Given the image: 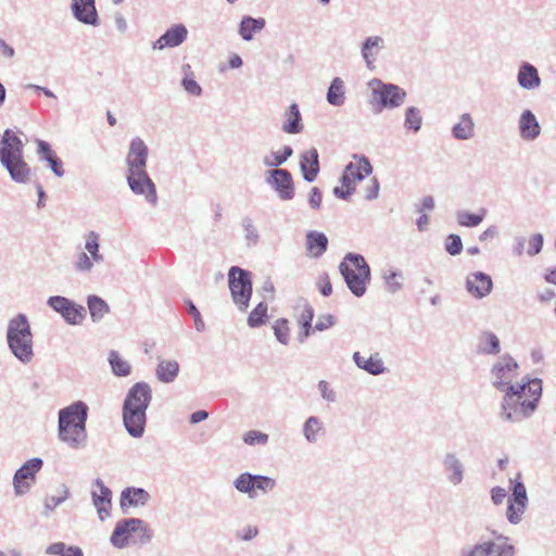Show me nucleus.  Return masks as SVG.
I'll return each mask as SVG.
<instances>
[{
	"mask_svg": "<svg viewBox=\"0 0 556 556\" xmlns=\"http://www.w3.org/2000/svg\"><path fill=\"white\" fill-rule=\"evenodd\" d=\"M542 395V381L527 379L516 383L515 388L506 390L502 415L507 420H516L529 416L535 408Z\"/></svg>",
	"mask_w": 556,
	"mask_h": 556,
	"instance_id": "f257e3e1",
	"label": "nucleus"
},
{
	"mask_svg": "<svg viewBox=\"0 0 556 556\" xmlns=\"http://www.w3.org/2000/svg\"><path fill=\"white\" fill-rule=\"evenodd\" d=\"M23 147L22 140L13 130L7 129L3 132L0 161L17 182L27 181L30 175V168L23 159Z\"/></svg>",
	"mask_w": 556,
	"mask_h": 556,
	"instance_id": "f03ea898",
	"label": "nucleus"
},
{
	"mask_svg": "<svg viewBox=\"0 0 556 556\" xmlns=\"http://www.w3.org/2000/svg\"><path fill=\"white\" fill-rule=\"evenodd\" d=\"M87 406L77 403L60 412L59 433L62 441L77 444L85 439Z\"/></svg>",
	"mask_w": 556,
	"mask_h": 556,
	"instance_id": "7ed1b4c3",
	"label": "nucleus"
},
{
	"mask_svg": "<svg viewBox=\"0 0 556 556\" xmlns=\"http://www.w3.org/2000/svg\"><path fill=\"white\" fill-rule=\"evenodd\" d=\"M340 271L355 296L365 294L370 279V269L365 258L361 255H348L340 264Z\"/></svg>",
	"mask_w": 556,
	"mask_h": 556,
	"instance_id": "20e7f679",
	"label": "nucleus"
},
{
	"mask_svg": "<svg viewBox=\"0 0 556 556\" xmlns=\"http://www.w3.org/2000/svg\"><path fill=\"white\" fill-rule=\"evenodd\" d=\"M8 342L13 354L22 362H29L33 356V334L27 318L18 315L8 328Z\"/></svg>",
	"mask_w": 556,
	"mask_h": 556,
	"instance_id": "39448f33",
	"label": "nucleus"
},
{
	"mask_svg": "<svg viewBox=\"0 0 556 556\" xmlns=\"http://www.w3.org/2000/svg\"><path fill=\"white\" fill-rule=\"evenodd\" d=\"M151 532L147 523L140 519L130 518L117 522L111 542L114 546L123 548L129 544H142L150 540Z\"/></svg>",
	"mask_w": 556,
	"mask_h": 556,
	"instance_id": "423d86ee",
	"label": "nucleus"
},
{
	"mask_svg": "<svg viewBox=\"0 0 556 556\" xmlns=\"http://www.w3.org/2000/svg\"><path fill=\"white\" fill-rule=\"evenodd\" d=\"M371 170L367 159L355 156L345 167L341 185L334 188V194L341 199H348L356 190L357 184L367 178Z\"/></svg>",
	"mask_w": 556,
	"mask_h": 556,
	"instance_id": "0eeeda50",
	"label": "nucleus"
},
{
	"mask_svg": "<svg viewBox=\"0 0 556 556\" xmlns=\"http://www.w3.org/2000/svg\"><path fill=\"white\" fill-rule=\"evenodd\" d=\"M229 289L233 302L241 311H245L252 295L250 274L239 267H231L229 270Z\"/></svg>",
	"mask_w": 556,
	"mask_h": 556,
	"instance_id": "6e6552de",
	"label": "nucleus"
},
{
	"mask_svg": "<svg viewBox=\"0 0 556 556\" xmlns=\"http://www.w3.org/2000/svg\"><path fill=\"white\" fill-rule=\"evenodd\" d=\"M369 85L372 89L371 102L377 105L378 110L399 106L406 96L397 86L386 85L378 79L371 80Z\"/></svg>",
	"mask_w": 556,
	"mask_h": 556,
	"instance_id": "1a4fd4ad",
	"label": "nucleus"
},
{
	"mask_svg": "<svg viewBox=\"0 0 556 556\" xmlns=\"http://www.w3.org/2000/svg\"><path fill=\"white\" fill-rule=\"evenodd\" d=\"M235 486L238 491L248 493L250 497H255L273 490L275 481L264 476L242 473L236 479Z\"/></svg>",
	"mask_w": 556,
	"mask_h": 556,
	"instance_id": "9d476101",
	"label": "nucleus"
},
{
	"mask_svg": "<svg viewBox=\"0 0 556 556\" xmlns=\"http://www.w3.org/2000/svg\"><path fill=\"white\" fill-rule=\"evenodd\" d=\"M518 365L511 358H504L493 368L494 386L506 393L509 388H515L518 378Z\"/></svg>",
	"mask_w": 556,
	"mask_h": 556,
	"instance_id": "9b49d317",
	"label": "nucleus"
},
{
	"mask_svg": "<svg viewBox=\"0 0 556 556\" xmlns=\"http://www.w3.org/2000/svg\"><path fill=\"white\" fill-rule=\"evenodd\" d=\"M48 303L54 311L60 313L68 324L78 325L85 318V307L75 304L66 298L51 296Z\"/></svg>",
	"mask_w": 556,
	"mask_h": 556,
	"instance_id": "f8f14e48",
	"label": "nucleus"
},
{
	"mask_svg": "<svg viewBox=\"0 0 556 556\" xmlns=\"http://www.w3.org/2000/svg\"><path fill=\"white\" fill-rule=\"evenodd\" d=\"M149 149L141 138H134L130 142L129 150L126 157L127 174L131 173V176L138 174V170L142 173L147 166Z\"/></svg>",
	"mask_w": 556,
	"mask_h": 556,
	"instance_id": "ddd939ff",
	"label": "nucleus"
},
{
	"mask_svg": "<svg viewBox=\"0 0 556 556\" xmlns=\"http://www.w3.org/2000/svg\"><path fill=\"white\" fill-rule=\"evenodd\" d=\"M42 462L38 458L30 459L22 466L14 476V489L17 494L27 492L35 481V475L40 470Z\"/></svg>",
	"mask_w": 556,
	"mask_h": 556,
	"instance_id": "4468645a",
	"label": "nucleus"
},
{
	"mask_svg": "<svg viewBox=\"0 0 556 556\" xmlns=\"http://www.w3.org/2000/svg\"><path fill=\"white\" fill-rule=\"evenodd\" d=\"M528 502L526 486L522 482L514 480L513 497L508 501L507 518L511 523L521 520Z\"/></svg>",
	"mask_w": 556,
	"mask_h": 556,
	"instance_id": "2eb2a0df",
	"label": "nucleus"
},
{
	"mask_svg": "<svg viewBox=\"0 0 556 556\" xmlns=\"http://www.w3.org/2000/svg\"><path fill=\"white\" fill-rule=\"evenodd\" d=\"M127 181L132 192L144 195L149 202L155 203V186L151 178L148 176L146 169L142 170V174L140 170H138V174L135 175V177L131 176V173H128Z\"/></svg>",
	"mask_w": 556,
	"mask_h": 556,
	"instance_id": "dca6fc26",
	"label": "nucleus"
},
{
	"mask_svg": "<svg viewBox=\"0 0 556 556\" xmlns=\"http://www.w3.org/2000/svg\"><path fill=\"white\" fill-rule=\"evenodd\" d=\"M71 10L78 22L92 26L99 24L96 0H72Z\"/></svg>",
	"mask_w": 556,
	"mask_h": 556,
	"instance_id": "f3484780",
	"label": "nucleus"
},
{
	"mask_svg": "<svg viewBox=\"0 0 556 556\" xmlns=\"http://www.w3.org/2000/svg\"><path fill=\"white\" fill-rule=\"evenodd\" d=\"M123 420L129 434L135 438L142 435L146 426V412L124 404Z\"/></svg>",
	"mask_w": 556,
	"mask_h": 556,
	"instance_id": "a211bd4d",
	"label": "nucleus"
},
{
	"mask_svg": "<svg viewBox=\"0 0 556 556\" xmlns=\"http://www.w3.org/2000/svg\"><path fill=\"white\" fill-rule=\"evenodd\" d=\"M151 397L150 387L144 382H137L130 388L124 404L146 412Z\"/></svg>",
	"mask_w": 556,
	"mask_h": 556,
	"instance_id": "6ab92c4d",
	"label": "nucleus"
},
{
	"mask_svg": "<svg viewBox=\"0 0 556 556\" xmlns=\"http://www.w3.org/2000/svg\"><path fill=\"white\" fill-rule=\"evenodd\" d=\"M466 287L472 296L481 299L492 291L493 282L489 275L478 271L467 277Z\"/></svg>",
	"mask_w": 556,
	"mask_h": 556,
	"instance_id": "aec40b11",
	"label": "nucleus"
},
{
	"mask_svg": "<svg viewBox=\"0 0 556 556\" xmlns=\"http://www.w3.org/2000/svg\"><path fill=\"white\" fill-rule=\"evenodd\" d=\"M92 498L93 504L97 507V510L100 515L101 519H104L109 516V511L111 508V491L106 488L103 482L98 479L94 482L92 490Z\"/></svg>",
	"mask_w": 556,
	"mask_h": 556,
	"instance_id": "412c9836",
	"label": "nucleus"
},
{
	"mask_svg": "<svg viewBox=\"0 0 556 556\" xmlns=\"http://www.w3.org/2000/svg\"><path fill=\"white\" fill-rule=\"evenodd\" d=\"M301 169L307 181H314L319 172L318 152L316 149L305 151L301 156Z\"/></svg>",
	"mask_w": 556,
	"mask_h": 556,
	"instance_id": "4be33fe9",
	"label": "nucleus"
},
{
	"mask_svg": "<svg viewBox=\"0 0 556 556\" xmlns=\"http://www.w3.org/2000/svg\"><path fill=\"white\" fill-rule=\"evenodd\" d=\"M273 181L277 191L282 199H291L293 197V182L290 173L287 169L273 170Z\"/></svg>",
	"mask_w": 556,
	"mask_h": 556,
	"instance_id": "5701e85b",
	"label": "nucleus"
},
{
	"mask_svg": "<svg viewBox=\"0 0 556 556\" xmlns=\"http://www.w3.org/2000/svg\"><path fill=\"white\" fill-rule=\"evenodd\" d=\"M306 253L311 257H319L328 247V239L323 232L309 231L306 235Z\"/></svg>",
	"mask_w": 556,
	"mask_h": 556,
	"instance_id": "b1692460",
	"label": "nucleus"
},
{
	"mask_svg": "<svg viewBox=\"0 0 556 556\" xmlns=\"http://www.w3.org/2000/svg\"><path fill=\"white\" fill-rule=\"evenodd\" d=\"M356 365L371 375H379L384 371V365L378 353L371 354L369 357H364L359 352L353 355Z\"/></svg>",
	"mask_w": 556,
	"mask_h": 556,
	"instance_id": "393cba45",
	"label": "nucleus"
},
{
	"mask_svg": "<svg viewBox=\"0 0 556 556\" xmlns=\"http://www.w3.org/2000/svg\"><path fill=\"white\" fill-rule=\"evenodd\" d=\"M520 135L523 139L532 140L540 134V126L530 111H525L519 121Z\"/></svg>",
	"mask_w": 556,
	"mask_h": 556,
	"instance_id": "a878e982",
	"label": "nucleus"
},
{
	"mask_svg": "<svg viewBox=\"0 0 556 556\" xmlns=\"http://www.w3.org/2000/svg\"><path fill=\"white\" fill-rule=\"evenodd\" d=\"M149 500V494L143 489L129 488L122 492L121 506L130 507L143 505Z\"/></svg>",
	"mask_w": 556,
	"mask_h": 556,
	"instance_id": "bb28decb",
	"label": "nucleus"
},
{
	"mask_svg": "<svg viewBox=\"0 0 556 556\" xmlns=\"http://www.w3.org/2000/svg\"><path fill=\"white\" fill-rule=\"evenodd\" d=\"M287 122L283 124L282 129L287 134H299L303 126L301 124V114L295 103L289 106L286 112Z\"/></svg>",
	"mask_w": 556,
	"mask_h": 556,
	"instance_id": "cd10ccee",
	"label": "nucleus"
},
{
	"mask_svg": "<svg viewBox=\"0 0 556 556\" xmlns=\"http://www.w3.org/2000/svg\"><path fill=\"white\" fill-rule=\"evenodd\" d=\"M518 81L527 89L538 87L540 85V77L536 68L530 64L523 65L518 73Z\"/></svg>",
	"mask_w": 556,
	"mask_h": 556,
	"instance_id": "c85d7f7f",
	"label": "nucleus"
},
{
	"mask_svg": "<svg viewBox=\"0 0 556 556\" xmlns=\"http://www.w3.org/2000/svg\"><path fill=\"white\" fill-rule=\"evenodd\" d=\"M179 366L175 361H162L156 369L157 378L163 382L173 381L178 375Z\"/></svg>",
	"mask_w": 556,
	"mask_h": 556,
	"instance_id": "c756f323",
	"label": "nucleus"
},
{
	"mask_svg": "<svg viewBox=\"0 0 556 556\" xmlns=\"http://www.w3.org/2000/svg\"><path fill=\"white\" fill-rule=\"evenodd\" d=\"M46 554L48 556H83V551L77 546H67L63 542L50 544Z\"/></svg>",
	"mask_w": 556,
	"mask_h": 556,
	"instance_id": "7c9ffc66",
	"label": "nucleus"
},
{
	"mask_svg": "<svg viewBox=\"0 0 556 556\" xmlns=\"http://www.w3.org/2000/svg\"><path fill=\"white\" fill-rule=\"evenodd\" d=\"M473 126L470 115L464 114L459 122L453 127V135L457 139H468L473 135Z\"/></svg>",
	"mask_w": 556,
	"mask_h": 556,
	"instance_id": "2f4dec72",
	"label": "nucleus"
},
{
	"mask_svg": "<svg viewBox=\"0 0 556 556\" xmlns=\"http://www.w3.org/2000/svg\"><path fill=\"white\" fill-rule=\"evenodd\" d=\"M265 24L266 21L263 17L253 18L251 16H244L240 23L239 35H252L253 33H260L264 29Z\"/></svg>",
	"mask_w": 556,
	"mask_h": 556,
	"instance_id": "473e14b6",
	"label": "nucleus"
},
{
	"mask_svg": "<svg viewBox=\"0 0 556 556\" xmlns=\"http://www.w3.org/2000/svg\"><path fill=\"white\" fill-rule=\"evenodd\" d=\"M327 100L332 105H341L344 100L343 81L340 78H334L328 89Z\"/></svg>",
	"mask_w": 556,
	"mask_h": 556,
	"instance_id": "72a5a7b5",
	"label": "nucleus"
},
{
	"mask_svg": "<svg viewBox=\"0 0 556 556\" xmlns=\"http://www.w3.org/2000/svg\"><path fill=\"white\" fill-rule=\"evenodd\" d=\"M109 362L116 376H128L131 371V366L116 351L110 353Z\"/></svg>",
	"mask_w": 556,
	"mask_h": 556,
	"instance_id": "f704fd0d",
	"label": "nucleus"
},
{
	"mask_svg": "<svg viewBox=\"0 0 556 556\" xmlns=\"http://www.w3.org/2000/svg\"><path fill=\"white\" fill-rule=\"evenodd\" d=\"M88 307H89L90 315L93 320H99L105 314L109 313L108 304L101 298H98L96 295L90 296L88 299Z\"/></svg>",
	"mask_w": 556,
	"mask_h": 556,
	"instance_id": "c9c22d12",
	"label": "nucleus"
},
{
	"mask_svg": "<svg viewBox=\"0 0 556 556\" xmlns=\"http://www.w3.org/2000/svg\"><path fill=\"white\" fill-rule=\"evenodd\" d=\"M267 304L260 303L249 315L248 324L250 327H258L263 325L267 318Z\"/></svg>",
	"mask_w": 556,
	"mask_h": 556,
	"instance_id": "e433bc0d",
	"label": "nucleus"
},
{
	"mask_svg": "<svg viewBox=\"0 0 556 556\" xmlns=\"http://www.w3.org/2000/svg\"><path fill=\"white\" fill-rule=\"evenodd\" d=\"M481 350L484 353L497 354L500 352V341L492 332H485L481 337Z\"/></svg>",
	"mask_w": 556,
	"mask_h": 556,
	"instance_id": "4c0bfd02",
	"label": "nucleus"
},
{
	"mask_svg": "<svg viewBox=\"0 0 556 556\" xmlns=\"http://www.w3.org/2000/svg\"><path fill=\"white\" fill-rule=\"evenodd\" d=\"M85 249L90 253L93 262H101L103 256L99 253V236L91 231L87 235Z\"/></svg>",
	"mask_w": 556,
	"mask_h": 556,
	"instance_id": "58836bf2",
	"label": "nucleus"
},
{
	"mask_svg": "<svg viewBox=\"0 0 556 556\" xmlns=\"http://www.w3.org/2000/svg\"><path fill=\"white\" fill-rule=\"evenodd\" d=\"M497 542H484L476 545L466 556H491L496 553Z\"/></svg>",
	"mask_w": 556,
	"mask_h": 556,
	"instance_id": "ea45409f",
	"label": "nucleus"
},
{
	"mask_svg": "<svg viewBox=\"0 0 556 556\" xmlns=\"http://www.w3.org/2000/svg\"><path fill=\"white\" fill-rule=\"evenodd\" d=\"M483 219V215L480 214H473L468 212H459L457 214V220L459 225L465 227H476L478 226Z\"/></svg>",
	"mask_w": 556,
	"mask_h": 556,
	"instance_id": "a19ab883",
	"label": "nucleus"
},
{
	"mask_svg": "<svg viewBox=\"0 0 556 556\" xmlns=\"http://www.w3.org/2000/svg\"><path fill=\"white\" fill-rule=\"evenodd\" d=\"M274 331L277 337V339L283 343L287 344L290 338V328L288 325L287 319H278L275 323Z\"/></svg>",
	"mask_w": 556,
	"mask_h": 556,
	"instance_id": "79ce46f5",
	"label": "nucleus"
},
{
	"mask_svg": "<svg viewBox=\"0 0 556 556\" xmlns=\"http://www.w3.org/2000/svg\"><path fill=\"white\" fill-rule=\"evenodd\" d=\"M405 124L408 129L417 131L421 126V115L419 110L409 108L406 111Z\"/></svg>",
	"mask_w": 556,
	"mask_h": 556,
	"instance_id": "37998d69",
	"label": "nucleus"
},
{
	"mask_svg": "<svg viewBox=\"0 0 556 556\" xmlns=\"http://www.w3.org/2000/svg\"><path fill=\"white\" fill-rule=\"evenodd\" d=\"M321 430L320 422L315 417H309L305 422L304 433L308 441H315L317 433Z\"/></svg>",
	"mask_w": 556,
	"mask_h": 556,
	"instance_id": "c03bdc74",
	"label": "nucleus"
},
{
	"mask_svg": "<svg viewBox=\"0 0 556 556\" xmlns=\"http://www.w3.org/2000/svg\"><path fill=\"white\" fill-rule=\"evenodd\" d=\"M445 248L451 255L459 254L463 249L460 237L457 235H450Z\"/></svg>",
	"mask_w": 556,
	"mask_h": 556,
	"instance_id": "a18cd8bd",
	"label": "nucleus"
},
{
	"mask_svg": "<svg viewBox=\"0 0 556 556\" xmlns=\"http://www.w3.org/2000/svg\"><path fill=\"white\" fill-rule=\"evenodd\" d=\"M243 440L247 444H250V445L255 444V443L265 444L268 440V435L266 433H263L260 431L251 430L245 433Z\"/></svg>",
	"mask_w": 556,
	"mask_h": 556,
	"instance_id": "49530a36",
	"label": "nucleus"
},
{
	"mask_svg": "<svg viewBox=\"0 0 556 556\" xmlns=\"http://www.w3.org/2000/svg\"><path fill=\"white\" fill-rule=\"evenodd\" d=\"M543 247V237L540 233L533 235L528 240V254L529 255H535L538 254Z\"/></svg>",
	"mask_w": 556,
	"mask_h": 556,
	"instance_id": "de8ad7c7",
	"label": "nucleus"
},
{
	"mask_svg": "<svg viewBox=\"0 0 556 556\" xmlns=\"http://www.w3.org/2000/svg\"><path fill=\"white\" fill-rule=\"evenodd\" d=\"M515 548L513 545L507 543L506 539L498 538L496 544V553L495 556H514Z\"/></svg>",
	"mask_w": 556,
	"mask_h": 556,
	"instance_id": "09e8293b",
	"label": "nucleus"
},
{
	"mask_svg": "<svg viewBox=\"0 0 556 556\" xmlns=\"http://www.w3.org/2000/svg\"><path fill=\"white\" fill-rule=\"evenodd\" d=\"M312 320H313V309L307 308L302 313L301 318H300V324L303 329L304 338L309 336V331L312 329V326H311Z\"/></svg>",
	"mask_w": 556,
	"mask_h": 556,
	"instance_id": "8fccbe9b",
	"label": "nucleus"
},
{
	"mask_svg": "<svg viewBox=\"0 0 556 556\" xmlns=\"http://www.w3.org/2000/svg\"><path fill=\"white\" fill-rule=\"evenodd\" d=\"M186 305L188 307V313L193 317L194 326L198 330H202L204 328V323L201 318V314L197 306L193 304L192 301L187 300Z\"/></svg>",
	"mask_w": 556,
	"mask_h": 556,
	"instance_id": "3c124183",
	"label": "nucleus"
},
{
	"mask_svg": "<svg viewBox=\"0 0 556 556\" xmlns=\"http://www.w3.org/2000/svg\"><path fill=\"white\" fill-rule=\"evenodd\" d=\"M185 37H160L154 43L155 49H163L166 46L176 47L182 42Z\"/></svg>",
	"mask_w": 556,
	"mask_h": 556,
	"instance_id": "603ef678",
	"label": "nucleus"
},
{
	"mask_svg": "<svg viewBox=\"0 0 556 556\" xmlns=\"http://www.w3.org/2000/svg\"><path fill=\"white\" fill-rule=\"evenodd\" d=\"M317 286L323 295L328 296L332 293V285L327 274L318 277Z\"/></svg>",
	"mask_w": 556,
	"mask_h": 556,
	"instance_id": "864d4df0",
	"label": "nucleus"
},
{
	"mask_svg": "<svg viewBox=\"0 0 556 556\" xmlns=\"http://www.w3.org/2000/svg\"><path fill=\"white\" fill-rule=\"evenodd\" d=\"M182 86L187 92L193 96H200L202 92V88L192 77H185L182 80Z\"/></svg>",
	"mask_w": 556,
	"mask_h": 556,
	"instance_id": "5fc2aeb1",
	"label": "nucleus"
},
{
	"mask_svg": "<svg viewBox=\"0 0 556 556\" xmlns=\"http://www.w3.org/2000/svg\"><path fill=\"white\" fill-rule=\"evenodd\" d=\"M93 265L92 257L90 258L86 253H80L76 262L78 270H90Z\"/></svg>",
	"mask_w": 556,
	"mask_h": 556,
	"instance_id": "6e6d98bb",
	"label": "nucleus"
},
{
	"mask_svg": "<svg viewBox=\"0 0 556 556\" xmlns=\"http://www.w3.org/2000/svg\"><path fill=\"white\" fill-rule=\"evenodd\" d=\"M378 192H379V185H378L377 180L370 179L367 188L365 189V191L363 193V197L366 200H372V199L377 198Z\"/></svg>",
	"mask_w": 556,
	"mask_h": 556,
	"instance_id": "4d7b16f0",
	"label": "nucleus"
},
{
	"mask_svg": "<svg viewBox=\"0 0 556 556\" xmlns=\"http://www.w3.org/2000/svg\"><path fill=\"white\" fill-rule=\"evenodd\" d=\"M333 324H334L333 316L327 314V315L319 317L318 321L314 326V329L323 331L325 329L330 328Z\"/></svg>",
	"mask_w": 556,
	"mask_h": 556,
	"instance_id": "13d9d810",
	"label": "nucleus"
},
{
	"mask_svg": "<svg viewBox=\"0 0 556 556\" xmlns=\"http://www.w3.org/2000/svg\"><path fill=\"white\" fill-rule=\"evenodd\" d=\"M38 153L42 155V157L48 161L51 157L55 156V153L51 150L50 146L43 140H37Z\"/></svg>",
	"mask_w": 556,
	"mask_h": 556,
	"instance_id": "bf43d9fd",
	"label": "nucleus"
},
{
	"mask_svg": "<svg viewBox=\"0 0 556 556\" xmlns=\"http://www.w3.org/2000/svg\"><path fill=\"white\" fill-rule=\"evenodd\" d=\"M293 150L290 147H285L282 153H278L274 156V162L269 163V165H280L287 161L289 156H291Z\"/></svg>",
	"mask_w": 556,
	"mask_h": 556,
	"instance_id": "052dcab7",
	"label": "nucleus"
},
{
	"mask_svg": "<svg viewBox=\"0 0 556 556\" xmlns=\"http://www.w3.org/2000/svg\"><path fill=\"white\" fill-rule=\"evenodd\" d=\"M378 41H379V38L375 37L374 39L368 38L366 40V42L364 43L363 55L367 60L368 63H369V56L371 55L370 51L372 48L378 47Z\"/></svg>",
	"mask_w": 556,
	"mask_h": 556,
	"instance_id": "680f3d73",
	"label": "nucleus"
},
{
	"mask_svg": "<svg viewBox=\"0 0 556 556\" xmlns=\"http://www.w3.org/2000/svg\"><path fill=\"white\" fill-rule=\"evenodd\" d=\"M400 276L396 273H391L386 277L387 285L391 292H395L400 289L401 282L399 281Z\"/></svg>",
	"mask_w": 556,
	"mask_h": 556,
	"instance_id": "e2e57ef3",
	"label": "nucleus"
},
{
	"mask_svg": "<svg viewBox=\"0 0 556 556\" xmlns=\"http://www.w3.org/2000/svg\"><path fill=\"white\" fill-rule=\"evenodd\" d=\"M114 23L118 33H125L127 30V21L122 13L117 12L114 14Z\"/></svg>",
	"mask_w": 556,
	"mask_h": 556,
	"instance_id": "0e129e2a",
	"label": "nucleus"
},
{
	"mask_svg": "<svg viewBox=\"0 0 556 556\" xmlns=\"http://www.w3.org/2000/svg\"><path fill=\"white\" fill-rule=\"evenodd\" d=\"M51 167V169L53 170V173L61 177L63 176L64 174V170H63V167H62V163L61 161L58 159V156H53L51 157L50 160L47 161Z\"/></svg>",
	"mask_w": 556,
	"mask_h": 556,
	"instance_id": "69168bd1",
	"label": "nucleus"
},
{
	"mask_svg": "<svg viewBox=\"0 0 556 556\" xmlns=\"http://www.w3.org/2000/svg\"><path fill=\"white\" fill-rule=\"evenodd\" d=\"M491 495L495 504H501L506 497V491L503 488L496 486L492 489Z\"/></svg>",
	"mask_w": 556,
	"mask_h": 556,
	"instance_id": "338daca9",
	"label": "nucleus"
},
{
	"mask_svg": "<svg viewBox=\"0 0 556 556\" xmlns=\"http://www.w3.org/2000/svg\"><path fill=\"white\" fill-rule=\"evenodd\" d=\"M321 199H323L321 193L318 191L317 188H314L309 194L311 205L315 208L319 207V205L321 203Z\"/></svg>",
	"mask_w": 556,
	"mask_h": 556,
	"instance_id": "774afa93",
	"label": "nucleus"
}]
</instances>
